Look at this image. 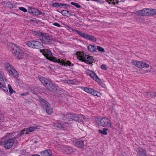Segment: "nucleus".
<instances>
[{
    "mask_svg": "<svg viewBox=\"0 0 156 156\" xmlns=\"http://www.w3.org/2000/svg\"><path fill=\"white\" fill-rule=\"evenodd\" d=\"M149 10L148 9L144 8L142 10H139L137 11V13L140 15L148 16V14L147 13L148 12Z\"/></svg>",
    "mask_w": 156,
    "mask_h": 156,
    "instance_id": "18",
    "label": "nucleus"
},
{
    "mask_svg": "<svg viewBox=\"0 0 156 156\" xmlns=\"http://www.w3.org/2000/svg\"><path fill=\"white\" fill-rule=\"evenodd\" d=\"M39 101L43 108L45 109L48 114H50L52 113L53 111L52 108L46 101L42 98H40Z\"/></svg>",
    "mask_w": 156,
    "mask_h": 156,
    "instance_id": "6",
    "label": "nucleus"
},
{
    "mask_svg": "<svg viewBox=\"0 0 156 156\" xmlns=\"http://www.w3.org/2000/svg\"><path fill=\"white\" fill-rule=\"evenodd\" d=\"M40 52L46 57V58L50 61L54 62L59 63L62 65L65 66H72V64L69 61L61 58H57L53 56L51 52L48 49H44L40 50Z\"/></svg>",
    "mask_w": 156,
    "mask_h": 156,
    "instance_id": "1",
    "label": "nucleus"
},
{
    "mask_svg": "<svg viewBox=\"0 0 156 156\" xmlns=\"http://www.w3.org/2000/svg\"><path fill=\"white\" fill-rule=\"evenodd\" d=\"M9 50L15 56L19 59H22L23 57L24 50L12 43H9L8 45Z\"/></svg>",
    "mask_w": 156,
    "mask_h": 156,
    "instance_id": "2",
    "label": "nucleus"
},
{
    "mask_svg": "<svg viewBox=\"0 0 156 156\" xmlns=\"http://www.w3.org/2000/svg\"><path fill=\"white\" fill-rule=\"evenodd\" d=\"M2 142H1V141H0V145H2Z\"/></svg>",
    "mask_w": 156,
    "mask_h": 156,
    "instance_id": "43",
    "label": "nucleus"
},
{
    "mask_svg": "<svg viewBox=\"0 0 156 156\" xmlns=\"http://www.w3.org/2000/svg\"><path fill=\"white\" fill-rule=\"evenodd\" d=\"M27 45L29 47L34 48H40L42 46L41 43L36 41H28L27 43Z\"/></svg>",
    "mask_w": 156,
    "mask_h": 156,
    "instance_id": "10",
    "label": "nucleus"
},
{
    "mask_svg": "<svg viewBox=\"0 0 156 156\" xmlns=\"http://www.w3.org/2000/svg\"><path fill=\"white\" fill-rule=\"evenodd\" d=\"M61 13L64 16H68L69 15V12L66 10H63L61 11Z\"/></svg>",
    "mask_w": 156,
    "mask_h": 156,
    "instance_id": "34",
    "label": "nucleus"
},
{
    "mask_svg": "<svg viewBox=\"0 0 156 156\" xmlns=\"http://www.w3.org/2000/svg\"><path fill=\"white\" fill-rule=\"evenodd\" d=\"M75 31L78 34L86 39L91 41L94 42L97 41L96 38L91 35L76 30Z\"/></svg>",
    "mask_w": 156,
    "mask_h": 156,
    "instance_id": "7",
    "label": "nucleus"
},
{
    "mask_svg": "<svg viewBox=\"0 0 156 156\" xmlns=\"http://www.w3.org/2000/svg\"><path fill=\"white\" fill-rule=\"evenodd\" d=\"M78 119L77 121H79L82 122H83L85 120H87L86 119L84 118V116L81 115L79 114Z\"/></svg>",
    "mask_w": 156,
    "mask_h": 156,
    "instance_id": "31",
    "label": "nucleus"
},
{
    "mask_svg": "<svg viewBox=\"0 0 156 156\" xmlns=\"http://www.w3.org/2000/svg\"><path fill=\"white\" fill-rule=\"evenodd\" d=\"M15 133H9L7 134L1 139L2 141L3 140L4 141V147L7 149L10 148L13 145L14 141L15 138L16 136H15Z\"/></svg>",
    "mask_w": 156,
    "mask_h": 156,
    "instance_id": "3",
    "label": "nucleus"
},
{
    "mask_svg": "<svg viewBox=\"0 0 156 156\" xmlns=\"http://www.w3.org/2000/svg\"><path fill=\"white\" fill-rule=\"evenodd\" d=\"M76 55L79 60L83 62L87 55L83 51H79L76 52Z\"/></svg>",
    "mask_w": 156,
    "mask_h": 156,
    "instance_id": "15",
    "label": "nucleus"
},
{
    "mask_svg": "<svg viewBox=\"0 0 156 156\" xmlns=\"http://www.w3.org/2000/svg\"><path fill=\"white\" fill-rule=\"evenodd\" d=\"M78 116L79 114H68L66 115V118L68 119L67 120H69V119H70L74 121H77Z\"/></svg>",
    "mask_w": 156,
    "mask_h": 156,
    "instance_id": "17",
    "label": "nucleus"
},
{
    "mask_svg": "<svg viewBox=\"0 0 156 156\" xmlns=\"http://www.w3.org/2000/svg\"><path fill=\"white\" fill-rule=\"evenodd\" d=\"M148 10H149V11H148V13H147V14H148V16H152L155 14V9H148Z\"/></svg>",
    "mask_w": 156,
    "mask_h": 156,
    "instance_id": "28",
    "label": "nucleus"
},
{
    "mask_svg": "<svg viewBox=\"0 0 156 156\" xmlns=\"http://www.w3.org/2000/svg\"><path fill=\"white\" fill-rule=\"evenodd\" d=\"M101 69H103L106 70L107 69V67H106V65H101Z\"/></svg>",
    "mask_w": 156,
    "mask_h": 156,
    "instance_id": "38",
    "label": "nucleus"
},
{
    "mask_svg": "<svg viewBox=\"0 0 156 156\" xmlns=\"http://www.w3.org/2000/svg\"><path fill=\"white\" fill-rule=\"evenodd\" d=\"M30 156H40L38 154H33Z\"/></svg>",
    "mask_w": 156,
    "mask_h": 156,
    "instance_id": "42",
    "label": "nucleus"
},
{
    "mask_svg": "<svg viewBox=\"0 0 156 156\" xmlns=\"http://www.w3.org/2000/svg\"><path fill=\"white\" fill-rule=\"evenodd\" d=\"M71 5H72L74 6H75L77 8H79L80 7V5H79L77 3H75L73 2H71Z\"/></svg>",
    "mask_w": 156,
    "mask_h": 156,
    "instance_id": "36",
    "label": "nucleus"
},
{
    "mask_svg": "<svg viewBox=\"0 0 156 156\" xmlns=\"http://www.w3.org/2000/svg\"><path fill=\"white\" fill-rule=\"evenodd\" d=\"M66 5L65 4H63L60 3H55L52 4L53 7H56V8H62L64 6H66Z\"/></svg>",
    "mask_w": 156,
    "mask_h": 156,
    "instance_id": "25",
    "label": "nucleus"
},
{
    "mask_svg": "<svg viewBox=\"0 0 156 156\" xmlns=\"http://www.w3.org/2000/svg\"><path fill=\"white\" fill-rule=\"evenodd\" d=\"M19 9L21 11L23 12H27V10L25 8L23 7H19Z\"/></svg>",
    "mask_w": 156,
    "mask_h": 156,
    "instance_id": "37",
    "label": "nucleus"
},
{
    "mask_svg": "<svg viewBox=\"0 0 156 156\" xmlns=\"http://www.w3.org/2000/svg\"><path fill=\"white\" fill-rule=\"evenodd\" d=\"M8 88L10 94H11L15 92V91L12 89L11 85L9 84H8Z\"/></svg>",
    "mask_w": 156,
    "mask_h": 156,
    "instance_id": "32",
    "label": "nucleus"
},
{
    "mask_svg": "<svg viewBox=\"0 0 156 156\" xmlns=\"http://www.w3.org/2000/svg\"><path fill=\"white\" fill-rule=\"evenodd\" d=\"M71 83V84H73V83L72 82H70V83Z\"/></svg>",
    "mask_w": 156,
    "mask_h": 156,
    "instance_id": "44",
    "label": "nucleus"
},
{
    "mask_svg": "<svg viewBox=\"0 0 156 156\" xmlns=\"http://www.w3.org/2000/svg\"><path fill=\"white\" fill-rule=\"evenodd\" d=\"M64 152L67 154H69L73 151V150L71 147H66L63 149Z\"/></svg>",
    "mask_w": 156,
    "mask_h": 156,
    "instance_id": "22",
    "label": "nucleus"
},
{
    "mask_svg": "<svg viewBox=\"0 0 156 156\" xmlns=\"http://www.w3.org/2000/svg\"><path fill=\"white\" fill-rule=\"evenodd\" d=\"M33 34L34 35H37V36H42V35L44 34H42L40 31H35L33 33Z\"/></svg>",
    "mask_w": 156,
    "mask_h": 156,
    "instance_id": "33",
    "label": "nucleus"
},
{
    "mask_svg": "<svg viewBox=\"0 0 156 156\" xmlns=\"http://www.w3.org/2000/svg\"><path fill=\"white\" fill-rule=\"evenodd\" d=\"M85 141H83L79 140H77L75 141H73V144L75 146L77 147H82L85 145L84 144V142Z\"/></svg>",
    "mask_w": 156,
    "mask_h": 156,
    "instance_id": "19",
    "label": "nucleus"
},
{
    "mask_svg": "<svg viewBox=\"0 0 156 156\" xmlns=\"http://www.w3.org/2000/svg\"><path fill=\"white\" fill-rule=\"evenodd\" d=\"M86 73L98 83H101L100 79L94 72L89 70L87 71Z\"/></svg>",
    "mask_w": 156,
    "mask_h": 156,
    "instance_id": "13",
    "label": "nucleus"
},
{
    "mask_svg": "<svg viewBox=\"0 0 156 156\" xmlns=\"http://www.w3.org/2000/svg\"><path fill=\"white\" fill-rule=\"evenodd\" d=\"M39 79L45 87L50 90L55 91L57 89V86L56 85H54L48 80L45 79L43 76L39 77Z\"/></svg>",
    "mask_w": 156,
    "mask_h": 156,
    "instance_id": "5",
    "label": "nucleus"
},
{
    "mask_svg": "<svg viewBox=\"0 0 156 156\" xmlns=\"http://www.w3.org/2000/svg\"><path fill=\"white\" fill-rule=\"evenodd\" d=\"M53 125L54 126L53 128L57 129L64 128L66 126V125L65 126V124H62L59 123H53Z\"/></svg>",
    "mask_w": 156,
    "mask_h": 156,
    "instance_id": "20",
    "label": "nucleus"
},
{
    "mask_svg": "<svg viewBox=\"0 0 156 156\" xmlns=\"http://www.w3.org/2000/svg\"><path fill=\"white\" fill-rule=\"evenodd\" d=\"M41 153L43 156H51L50 151L48 150L41 152Z\"/></svg>",
    "mask_w": 156,
    "mask_h": 156,
    "instance_id": "26",
    "label": "nucleus"
},
{
    "mask_svg": "<svg viewBox=\"0 0 156 156\" xmlns=\"http://www.w3.org/2000/svg\"><path fill=\"white\" fill-rule=\"evenodd\" d=\"M40 126L39 125L37 126H31L29 128H28L26 129H24L22 130L20 132V136H21L22 134L24 133L27 134V132H31L34 131H35L37 129H39L40 128Z\"/></svg>",
    "mask_w": 156,
    "mask_h": 156,
    "instance_id": "12",
    "label": "nucleus"
},
{
    "mask_svg": "<svg viewBox=\"0 0 156 156\" xmlns=\"http://www.w3.org/2000/svg\"><path fill=\"white\" fill-rule=\"evenodd\" d=\"M28 94V93H21L20 94V95L21 96H26Z\"/></svg>",
    "mask_w": 156,
    "mask_h": 156,
    "instance_id": "41",
    "label": "nucleus"
},
{
    "mask_svg": "<svg viewBox=\"0 0 156 156\" xmlns=\"http://www.w3.org/2000/svg\"><path fill=\"white\" fill-rule=\"evenodd\" d=\"M94 58L92 56L87 55L84 62L86 63L91 64L93 62Z\"/></svg>",
    "mask_w": 156,
    "mask_h": 156,
    "instance_id": "21",
    "label": "nucleus"
},
{
    "mask_svg": "<svg viewBox=\"0 0 156 156\" xmlns=\"http://www.w3.org/2000/svg\"><path fill=\"white\" fill-rule=\"evenodd\" d=\"M87 48L89 51L93 52L96 51L97 48L96 47L92 44H90L88 46Z\"/></svg>",
    "mask_w": 156,
    "mask_h": 156,
    "instance_id": "23",
    "label": "nucleus"
},
{
    "mask_svg": "<svg viewBox=\"0 0 156 156\" xmlns=\"http://www.w3.org/2000/svg\"><path fill=\"white\" fill-rule=\"evenodd\" d=\"M28 7V12L30 13V11H32L34 8H32L30 6H27Z\"/></svg>",
    "mask_w": 156,
    "mask_h": 156,
    "instance_id": "40",
    "label": "nucleus"
},
{
    "mask_svg": "<svg viewBox=\"0 0 156 156\" xmlns=\"http://www.w3.org/2000/svg\"><path fill=\"white\" fill-rule=\"evenodd\" d=\"M52 25H53L57 26L58 27H61L60 25L58 23H52Z\"/></svg>",
    "mask_w": 156,
    "mask_h": 156,
    "instance_id": "39",
    "label": "nucleus"
},
{
    "mask_svg": "<svg viewBox=\"0 0 156 156\" xmlns=\"http://www.w3.org/2000/svg\"><path fill=\"white\" fill-rule=\"evenodd\" d=\"M107 1L109 4L115 5L118 2V0H106Z\"/></svg>",
    "mask_w": 156,
    "mask_h": 156,
    "instance_id": "30",
    "label": "nucleus"
},
{
    "mask_svg": "<svg viewBox=\"0 0 156 156\" xmlns=\"http://www.w3.org/2000/svg\"><path fill=\"white\" fill-rule=\"evenodd\" d=\"M41 41L44 43H50L51 42V38L46 34H44L42 35V39Z\"/></svg>",
    "mask_w": 156,
    "mask_h": 156,
    "instance_id": "16",
    "label": "nucleus"
},
{
    "mask_svg": "<svg viewBox=\"0 0 156 156\" xmlns=\"http://www.w3.org/2000/svg\"><path fill=\"white\" fill-rule=\"evenodd\" d=\"M108 129L107 128H103L102 129H99L98 131L101 134L106 135L107 134V131Z\"/></svg>",
    "mask_w": 156,
    "mask_h": 156,
    "instance_id": "29",
    "label": "nucleus"
},
{
    "mask_svg": "<svg viewBox=\"0 0 156 156\" xmlns=\"http://www.w3.org/2000/svg\"><path fill=\"white\" fill-rule=\"evenodd\" d=\"M97 49L99 51L101 52H104L105 51V49L104 48L99 46H97Z\"/></svg>",
    "mask_w": 156,
    "mask_h": 156,
    "instance_id": "35",
    "label": "nucleus"
},
{
    "mask_svg": "<svg viewBox=\"0 0 156 156\" xmlns=\"http://www.w3.org/2000/svg\"><path fill=\"white\" fill-rule=\"evenodd\" d=\"M84 90L86 92L94 96L100 97L101 95L100 93L94 90L92 88L89 87H84Z\"/></svg>",
    "mask_w": 156,
    "mask_h": 156,
    "instance_id": "14",
    "label": "nucleus"
},
{
    "mask_svg": "<svg viewBox=\"0 0 156 156\" xmlns=\"http://www.w3.org/2000/svg\"><path fill=\"white\" fill-rule=\"evenodd\" d=\"M5 68L10 75L15 77H17L18 76L17 72L15 69L10 64L6 63L5 65Z\"/></svg>",
    "mask_w": 156,
    "mask_h": 156,
    "instance_id": "9",
    "label": "nucleus"
},
{
    "mask_svg": "<svg viewBox=\"0 0 156 156\" xmlns=\"http://www.w3.org/2000/svg\"><path fill=\"white\" fill-rule=\"evenodd\" d=\"M7 81V79L5 76H2L0 73V87L5 92H8V90L5 86V83Z\"/></svg>",
    "mask_w": 156,
    "mask_h": 156,
    "instance_id": "11",
    "label": "nucleus"
},
{
    "mask_svg": "<svg viewBox=\"0 0 156 156\" xmlns=\"http://www.w3.org/2000/svg\"><path fill=\"white\" fill-rule=\"evenodd\" d=\"M30 13H32L33 14L37 15L40 14L41 12L37 9L34 8L32 11H30Z\"/></svg>",
    "mask_w": 156,
    "mask_h": 156,
    "instance_id": "27",
    "label": "nucleus"
},
{
    "mask_svg": "<svg viewBox=\"0 0 156 156\" xmlns=\"http://www.w3.org/2000/svg\"><path fill=\"white\" fill-rule=\"evenodd\" d=\"M139 154V156H147L146 154L145 151L142 148L136 150Z\"/></svg>",
    "mask_w": 156,
    "mask_h": 156,
    "instance_id": "24",
    "label": "nucleus"
},
{
    "mask_svg": "<svg viewBox=\"0 0 156 156\" xmlns=\"http://www.w3.org/2000/svg\"><path fill=\"white\" fill-rule=\"evenodd\" d=\"M86 0V1H89L90 0Z\"/></svg>",
    "mask_w": 156,
    "mask_h": 156,
    "instance_id": "45",
    "label": "nucleus"
},
{
    "mask_svg": "<svg viewBox=\"0 0 156 156\" xmlns=\"http://www.w3.org/2000/svg\"><path fill=\"white\" fill-rule=\"evenodd\" d=\"M131 63L136 67L139 68H148L149 65L146 62L136 60H133L131 62Z\"/></svg>",
    "mask_w": 156,
    "mask_h": 156,
    "instance_id": "8",
    "label": "nucleus"
},
{
    "mask_svg": "<svg viewBox=\"0 0 156 156\" xmlns=\"http://www.w3.org/2000/svg\"><path fill=\"white\" fill-rule=\"evenodd\" d=\"M95 125L98 126L111 128L112 127V122L110 120L106 117H98L95 119Z\"/></svg>",
    "mask_w": 156,
    "mask_h": 156,
    "instance_id": "4",
    "label": "nucleus"
}]
</instances>
